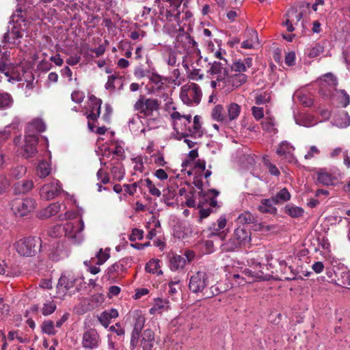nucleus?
Returning <instances> with one entry per match:
<instances>
[{
	"label": "nucleus",
	"instance_id": "f257e3e1",
	"mask_svg": "<svg viewBox=\"0 0 350 350\" xmlns=\"http://www.w3.org/2000/svg\"><path fill=\"white\" fill-rule=\"evenodd\" d=\"M251 241V232L244 227L237 228L231 237L222 245L221 249L224 252H234L245 245Z\"/></svg>",
	"mask_w": 350,
	"mask_h": 350
},
{
	"label": "nucleus",
	"instance_id": "f03ea898",
	"mask_svg": "<svg viewBox=\"0 0 350 350\" xmlns=\"http://www.w3.org/2000/svg\"><path fill=\"white\" fill-rule=\"evenodd\" d=\"M41 242L40 238L29 237L17 241L14 247L21 256H33L40 250Z\"/></svg>",
	"mask_w": 350,
	"mask_h": 350
},
{
	"label": "nucleus",
	"instance_id": "7ed1b4c3",
	"mask_svg": "<svg viewBox=\"0 0 350 350\" xmlns=\"http://www.w3.org/2000/svg\"><path fill=\"white\" fill-rule=\"evenodd\" d=\"M211 275L205 271H198L189 280V288L193 293H202L210 283Z\"/></svg>",
	"mask_w": 350,
	"mask_h": 350
},
{
	"label": "nucleus",
	"instance_id": "20e7f679",
	"mask_svg": "<svg viewBox=\"0 0 350 350\" xmlns=\"http://www.w3.org/2000/svg\"><path fill=\"white\" fill-rule=\"evenodd\" d=\"M38 142L37 134L26 133L24 144L17 150L18 155L25 159L33 157L38 152Z\"/></svg>",
	"mask_w": 350,
	"mask_h": 350
},
{
	"label": "nucleus",
	"instance_id": "39448f33",
	"mask_svg": "<svg viewBox=\"0 0 350 350\" xmlns=\"http://www.w3.org/2000/svg\"><path fill=\"white\" fill-rule=\"evenodd\" d=\"M65 236L73 243H80L83 239L82 231L84 229V222L82 219L77 222H67L64 225Z\"/></svg>",
	"mask_w": 350,
	"mask_h": 350
},
{
	"label": "nucleus",
	"instance_id": "423d86ee",
	"mask_svg": "<svg viewBox=\"0 0 350 350\" xmlns=\"http://www.w3.org/2000/svg\"><path fill=\"white\" fill-rule=\"evenodd\" d=\"M77 280L76 277L70 272H64L56 286L57 296L63 298L67 293H71V289L74 288Z\"/></svg>",
	"mask_w": 350,
	"mask_h": 350
},
{
	"label": "nucleus",
	"instance_id": "0eeeda50",
	"mask_svg": "<svg viewBox=\"0 0 350 350\" xmlns=\"http://www.w3.org/2000/svg\"><path fill=\"white\" fill-rule=\"evenodd\" d=\"M36 208V201L31 198L16 199L12 202V209L18 217L27 216Z\"/></svg>",
	"mask_w": 350,
	"mask_h": 350
},
{
	"label": "nucleus",
	"instance_id": "6e6552de",
	"mask_svg": "<svg viewBox=\"0 0 350 350\" xmlns=\"http://www.w3.org/2000/svg\"><path fill=\"white\" fill-rule=\"evenodd\" d=\"M100 338L95 329H89L85 331L82 337V347L88 350L96 349L99 347Z\"/></svg>",
	"mask_w": 350,
	"mask_h": 350
},
{
	"label": "nucleus",
	"instance_id": "1a4fd4ad",
	"mask_svg": "<svg viewBox=\"0 0 350 350\" xmlns=\"http://www.w3.org/2000/svg\"><path fill=\"white\" fill-rule=\"evenodd\" d=\"M176 48L180 52L187 53L194 52L197 49V42L187 33L179 35L176 38Z\"/></svg>",
	"mask_w": 350,
	"mask_h": 350
},
{
	"label": "nucleus",
	"instance_id": "9d476101",
	"mask_svg": "<svg viewBox=\"0 0 350 350\" xmlns=\"http://www.w3.org/2000/svg\"><path fill=\"white\" fill-rule=\"evenodd\" d=\"M61 191L62 187L60 182L58 180H55L42 187L40 189V196L43 199L50 200L58 196Z\"/></svg>",
	"mask_w": 350,
	"mask_h": 350
},
{
	"label": "nucleus",
	"instance_id": "9b49d317",
	"mask_svg": "<svg viewBox=\"0 0 350 350\" xmlns=\"http://www.w3.org/2000/svg\"><path fill=\"white\" fill-rule=\"evenodd\" d=\"M226 226V217L221 215L217 220V222L213 223L208 228V230L210 231L208 237L211 238L213 237H217L221 240H223L226 236V232L223 230Z\"/></svg>",
	"mask_w": 350,
	"mask_h": 350
},
{
	"label": "nucleus",
	"instance_id": "f8f14e48",
	"mask_svg": "<svg viewBox=\"0 0 350 350\" xmlns=\"http://www.w3.org/2000/svg\"><path fill=\"white\" fill-rule=\"evenodd\" d=\"M23 33L21 31V28L13 25L12 27L8 30L3 36V42L8 43L16 46L20 44L21 42V38H23Z\"/></svg>",
	"mask_w": 350,
	"mask_h": 350
},
{
	"label": "nucleus",
	"instance_id": "ddd939ff",
	"mask_svg": "<svg viewBox=\"0 0 350 350\" xmlns=\"http://www.w3.org/2000/svg\"><path fill=\"white\" fill-rule=\"evenodd\" d=\"M247 77L243 73H237L232 75L228 74L226 80L221 84L222 88L228 87V90H232L234 88L240 87L247 81Z\"/></svg>",
	"mask_w": 350,
	"mask_h": 350
},
{
	"label": "nucleus",
	"instance_id": "4468645a",
	"mask_svg": "<svg viewBox=\"0 0 350 350\" xmlns=\"http://www.w3.org/2000/svg\"><path fill=\"white\" fill-rule=\"evenodd\" d=\"M226 64V63L215 61L211 64L208 72L211 75H215L217 80L223 83L228 74Z\"/></svg>",
	"mask_w": 350,
	"mask_h": 350
},
{
	"label": "nucleus",
	"instance_id": "2eb2a0df",
	"mask_svg": "<svg viewBox=\"0 0 350 350\" xmlns=\"http://www.w3.org/2000/svg\"><path fill=\"white\" fill-rule=\"evenodd\" d=\"M131 258H124L120 259L119 261L113 263L107 269V273L109 277L114 274L119 275L123 272H125L131 265Z\"/></svg>",
	"mask_w": 350,
	"mask_h": 350
},
{
	"label": "nucleus",
	"instance_id": "dca6fc26",
	"mask_svg": "<svg viewBox=\"0 0 350 350\" xmlns=\"http://www.w3.org/2000/svg\"><path fill=\"white\" fill-rule=\"evenodd\" d=\"M188 131L187 133H178V135H179L177 139L178 140H180L182 137H187L188 136H191V137H200L203 135V132L202 131V125L200 122V117L198 115L195 116L193 118V126L188 127Z\"/></svg>",
	"mask_w": 350,
	"mask_h": 350
},
{
	"label": "nucleus",
	"instance_id": "f3484780",
	"mask_svg": "<svg viewBox=\"0 0 350 350\" xmlns=\"http://www.w3.org/2000/svg\"><path fill=\"white\" fill-rule=\"evenodd\" d=\"M155 345V336L151 329H146L141 334L139 345L143 350H153Z\"/></svg>",
	"mask_w": 350,
	"mask_h": 350
},
{
	"label": "nucleus",
	"instance_id": "a211bd4d",
	"mask_svg": "<svg viewBox=\"0 0 350 350\" xmlns=\"http://www.w3.org/2000/svg\"><path fill=\"white\" fill-rule=\"evenodd\" d=\"M91 101L90 113L87 116V118L93 121H97L100 114L101 105L103 101L100 98L92 94L88 96Z\"/></svg>",
	"mask_w": 350,
	"mask_h": 350
},
{
	"label": "nucleus",
	"instance_id": "6ab92c4d",
	"mask_svg": "<svg viewBox=\"0 0 350 350\" xmlns=\"http://www.w3.org/2000/svg\"><path fill=\"white\" fill-rule=\"evenodd\" d=\"M207 197L203 196L202 192H199L198 197H196L198 199L197 208L199 209V222H202L203 219L208 217L213 211L212 208L207 207Z\"/></svg>",
	"mask_w": 350,
	"mask_h": 350
},
{
	"label": "nucleus",
	"instance_id": "aec40b11",
	"mask_svg": "<svg viewBox=\"0 0 350 350\" xmlns=\"http://www.w3.org/2000/svg\"><path fill=\"white\" fill-rule=\"evenodd\" d=\"M118 317V312L116 309L111 308L109 310H105L98 317V321L105 327H107L112 319Z\"/></svg>",
	"mask_w": 350,
	"mask_h": 350
},
{
	"label": "nucleus",
	"instance_id": "412c9836",
	"mask_svg": "<svg viewBox=\"0 0 350 350\" xmlns=\"http://www.w3.org/2000/svg\"><path fill=\"white\" fill-rule=\"evenodd\" d=\"M33 183L31 180H23L14 185L15 194H25L32 189Z\"/></svg>",
	"mask_w": 350,
	"mask_h": 350
},
{
	"label": "nucleus",
	"instance_id": "4be33fe9",
	"mask_svg": "<svg viewBox=\"0 0 350 350\" xmlns=\"http://www.w3.org/2000/svg\"><path fill=\"white\" fill-rule=\"evenodd\" d=\"M275 201L273 198L263 199L261 200V204L258 207V210L262 213L276 214L277 208L273 206Z\"/></svg>",
	"mask_w": 350,
	"mask_h": 350
},
{
	"label": "nucleus",
	"instance_id": "5701e85b",
	"mask_svg": "<svg viewBox=\"0 0 350 350\" xmlns=\"http://www.w3.org/2000/svg\"><path fill=\"white\" fill-rule=\"evenodd\" d=\"M183 0H167L170 3V9L167 10L166 16H173L176 21L180 18V12L178 8L180 7Z\"/></svg>",
	"mask_w": 350,
	"mask_h": 350
},
{
	"label": "nucleus",
	"instance_id": "b1692460",
	"mask_svg": "<svg viewBox=\"0 0 350 350\" xmlns=\"http://www.w3.org/2000/svg\"><path fill=\"white\" fill-rule=\"evenodd\" d=\"M334 176L325 170L321 169L317 173V181L320 184L329 186L334 184Z\"/></svg>",
	"mask_w": 350,
	"mask_h": 350
},
{
	"label": "nucleus",
	"instance_id": "393cba45",
	"mask_svg": "<svg viewBox=\"0 0 350 350\" xmlns=\"http://www.w3.org/2000/svg\"><path fill=\"white\" fill-rule=\"evenodd\" d=\"M247 33L249 38L241 43V48L250 49L255 44H258V33L254 29H247Z\"/></svg>",
	"mask_w": 350,
	"mask_h": 350
},
{
	"label": "nucleus",
	"instance_id": "a878e982",
	"mask_svg": "<svg viewBox=\"0 0 350 350\" xmlns=\"http://www.w3.org/2000/svg\"><path fill=\"white\" fill-rule=\"evenodd\" d=\"M186 265V260L183 256L173 254L170 259V267L172 271L182 269Z\"/></svg>",
	"mask_w": 350,
	"mask_h": 350
},
{
	"label": "nucleus",
	"instance_id": "bb28decb",
	"mask_svg": "<svg viewBox=\"0 0 350 350\" xmlns=\"http://www.w3.org/2000/svg\"><path fill=\"white\" fill-rule=\"evenodd\" d=\"M169 307V301L167 299L156 298L154 306L150 309L149 312L151 314L157 312L161 313L163 310H167Z\"/></svg>",
	"mask_w": 350,
	"mask_h": 350
},
{
	"label": "nucleus",
	"instance_id": "cd10ccee",
	"mask_svg": "<svg viewBox=\"0 0 350 350\" xmlns=\"http://www.w3.org/2000/svg\"><path fill=\"white\" fill-rule=\"evenodd\" d=\"M241 109V106L235 103H231L227 106V124H228L230 122L236 120L239 116Z\"/></svg>",
	"mask_w": 350,
	"mask_h": 350
},
{
	"label": "nucleus",
	"instance_id": "c85d7f7f",
	"mask_svg": "<svg viewBox=\"0 0 350 350\" xmlns=\"http://www.w3.org/2000/svg\"><path fill=\"white\" fill-rule=\"evenodd\" d=\"M60 204L58 202L51 204L48 207L40 213V218L46 219L56 215L60 211Z\"/></svg>",
	"mask_w": 350,
	"mask_h": 350
},
{
	"label": "nucleus",
	"instance_id": "c756f323",
	"mask_svg": "<svg viewBox=\"0 0 350 350\" xmlns=\"http://www.w3.org/2000/svg\"><path fill=\"white\" fill-rule=\"evenodd\" d=\"M213 120L227 124V117L224 114V107L221 105H215L211 111Z\"/></svg>",
	"mask_w": 350,
	"mask_h": 350
},
{
	"label": "nucleus",
	"instance_id": "7c9ffc66",
	"mask_svg": "<svg viewBox=\"0 0 350 350\" xmlns=\"http://www.w3.org/2000/svg\"><path fill=\"white\" fill-rule=\"evenodd\" d=\"M321 87L320 89V92L323 94V86H325L327 84L332 88H335L338 85L337 78L331 72H328L324 75L322 78H321Z\"/></svg>",
	"mask_w": 350,
	"mask_h": 350
},
{
	"label": "nucleus",
	"instance_id": "2f4dec72",
	"mask_svg": "<svg viewBox=\"0 0 350 350\" xmlns=\"http://www.w3.org/2000/svg\"><path fill=\"white\" fill-rule=\"evenodd\" d=\"M46 129V125L42 120L36 118L29 124L27 133H33V131L41 133Z\"/></svg>",
	"mask_w": 350,
	"mask_h": 350
},
{
	"label": "nucleus",
	"instance_id": "473e14b6",
	"mask_svg": "<svg viewBox=\"0 0 350 350\" xmlns=\"http://www.w3.org/2000/svg\"><path fill=\"white\" fill-rule=\"evenodd\" d=\"M188 88L191 102L199 104L202 97V92L200 87L196 83H191Z\"/></svg>",
	"mask_w": 350,
	"mask_h": 350
},
{
	"label": "nucleus",
	"instance_id": "72a5a7b5",
	"mask_svg": "<svg viewBox=\"0 0 350 350\" xmlns=\"http://www.w3.org/2000/svg\"><path fill=\"white\" fill-rule=\"evenodd\" d=\"M237 221L239 224L243 225L256 224L258 222L257 217L249 211H245L241 213L237 218Z\"/></svg>",
	"mask_w": 350,
	"mask_h": 350
},
{
	"label": "nucleus",
	"instance_id": "f704fd0d",
	"mask_svg": "<svg viewBox=\"0 0 350 350\" xmlns=\"http://www.w3.org/2000/svg\"><path fill=\"white\" fill-rule=\"evenodd\" d=\"M159 109V103L157 99L147 98L145 100V116H150L154 111Z\"/></svg>",
	"mask_w": 350,
	"mask_h": 350
},
{
	"label": "nucleus",
	"instance_id": "c9c22d12",
	"mask_svg": "<svg viewBox=\"0 0 350 350\" xmlns=\"http://www.w3.org/2000/svg\"><path fill=\"white\" fill-rule=\"evenodd\" d=\"M142 125V121L139 119V118L133 117L129 121V127L130 131L136 135L139 133H142L145 132V128H142V129L139 130Z\"/></svg>",
	"mask_w": 350,
	"mask_h": 350
},
{
	"label": "nucleus",
	"instance_id": "e433bc0d",
	"mask_svg": "<svg viewBox=\"0 0 350 350\" xmlns=\"http://www.w3.org/2000/svg\"><path fill=\"white\" fill-rule=\"evenodd\" d=\"M219 193V192L215 189H208L206 193H203V196H208L207 197V206L208 205L209 208H211L217 206L216 198Z\"/></svg>",
	"mask_w": 350,
	"mask_h": 350
},
{
	"label": "nucleus",
	"instance_id": "4c0bfd02",
	"mask_svg": "<svg viewBox=\"0 0 350 350\" xmlns=\"http://www.w3.org/2000/svg\"><path fill=\"white\" fill-rule=\"evenodd\" d=\"M275 204H283L291 198V194L286 188H283L272 197Z\"/></svg>",
	"mask_w": 350,
	"mask_h": 350
},
{
	"label": "nucleus",
	"instance_id": "58836bf2",
	"mask_svg": "<svg viewBox=\"0 0 350 350\" xmlns=\"http://www.w3.org/2000/svg\"><path fill=\"white\" fill-rule=\"evenodd\" d=\"M142 188L146 187L152 196L159 197L161 195L160 190L149 178L144 179L142 180Z\"/></svg>",
	"mask_w": 350,
	"mask_h": 350
},
{
	"label": "nucleus",
	"instance_id": "ea45409f",
	"mask_svg": "<svg viewBox=\"0 0 350 350\" xmlns=\"http://www.w3.org/2000/svg\"><path fill=\"white\" fill-rule=\"evenodd\" d=\"M13 98L8 92L0 93V109H5L13 104Z\"/></svg>",
	"mask_w": 350,
	"mask_h": 350
},
{
	"label": "nucleus",
	"instance_id": "a19ab883",
	"mask_svg": "<svg viewBox=\"0 0 350 350\" xmlns=\"http://www.w3.org/2000/svg\"><path fill=\"white\" fill-rule=\"evenodd\" d=\"M334 121L336 126L345 128L350 124V117L347 111H343Z\"/></svg>",
	"mask_w": 350,
	"mask_h": 350
},
{
	"label": "nucleus",
	"instance_id": "79ce46f5",
	"mask_svg": "<svg viewBox=\"0 0 350 350\" xmlns=\"http://www.w3.org/2000/svg\"><path fill=\"white\" fill-rule=\"evenodd\" d=\"M50 165L46 161H41L37 167V174L40 178H45L51 173Z\"/></svg>",
	"mask_w": 350,
	"mask_h": 350
},
{
	"label": "nucleus",
	"instance_id": "37998d69",
	"mask_svg": "<svg viewBox=\"0 0 350 350\" xmlns=\"http://www.w3.org/2000/svg\"><path fill=\"white\" fill-rule=\"evenodd\" d=\"M324 51V46L320 43H315L308 49V56L314 58L319 56Z\"/></svg>",
	"mask_w": 350,
	"mask_h": 350
},
{
	"label": "nucleus",
	"instance_id": "c03bdc74",
	"mask_svg": "<svg viewBox=\"0 0 350 350\" xmlns=\"http://www.w3.org/2000/svg\"><path fill=\"white\" fill-rule=\"evenodd\" d=\"M293 150H294V148L290 143L283 141L277 148L276 153L279 156H283L286 153H290Z\"/></svg>",
	"mask_w": 350,
	"mask_h": 350
},
{
	"label": "nucleus",
	"instance_id": "a18cd8bd",
	"mask_svg": "<svg viewBox=\"0 0 350 350\" xmlns=\"http://www.w3.org/2000/svg\"><path fill=\"white\" fill-rule=\"evenodd\" d=\"M124 149L120 146H116L115 150H111L109 148H105L103 150V156L109 157V156L112 154L122 158L124 156Z\"/></svg>",
	"mask_w": 350,
	"mask_h": 350
},
{
	"label": "nucleus",
	"instance_id": "49530a36",
	"mask_svg": "<svg viewBox=\"0 0 350 350\" xmlns=\"http://www.w3.org/2000/svg\"><path fill=\"white\" fill-rule=\"evenodd\" d=\"M42 332L48 335H55L56 331L54 327L53 321L51 320L44 321L42 325Z\"/></svg>",
	"mask_w": 350,
	"mask_h": 350
},
{
	"label": "nucleus",
	"instance_id": "de8ad7c7",
	"mask_svg": "<svg viewBox=\"0 0 350 350\" xmlns=\"http://www.w3.org/2000/svg\"><path fill=\"white\" fill-rule=\"evenodd\" d=\"M111 173L116 180H121L124 178V170L122 165L113 166L111 169Z\"/></svg>",
	"mask_w": 350,
	"mask_h": 350
},
{
	"label": "nucleus",
	"instance_id": "09e8293b",
	"mask_svg": "<svg viewBox=\"0 0 350 350\" xmlns=\"http://www.w3.org/2000/svg\"><path fill=\"white\" fill-rule=\"evenodd\" d=\"M142 179L139 181L135 182L131 185H124V187L126 193L129 195L133 196L135 193H136L137 187H139L140 189H142Z\"/></svg>",
	"mask_w": 350,
	"mask_h": 350
},
{
	"label": "nucleus",
	"instance_id": "8fccbe9b",
	"mask_svg": "<svg viewBox=\"0 0 350 350\" xmlns=\"http://www.w3.org/2000/svg\"><path fill=\"white\" fill-rule=\"evenodd\" d=\"M286 213L293 217H298L303 215L304 210L298 206H286Z\"/></svg>",
	"mask_w": 350,
	"mask_h": 350
},
{
	"label": "nucleus",
	"instance_id": "3c124183",
	"mask_svg": "<svg viewBox=\"0 0 350 350\" xmlns=\"http://www.w3.org/2000/svg\"><path fill=\"white\" fill-rule=\"evenodd\" d=\"M166 53H167V59H166L167 64L171 66H176V62H177L176 52L170 49Z\"/></svg>",
	"mask_w": 350,
	"mask_h": 350
},
{
	"label": "nucleus",
	"instance_id": "603ef678",
	"mask_svg": "<svg viewBox=\"0 0 350 350\" xmlns=\"http://www.w3.org/2000/svg\"><path fill=\"white\" fill-rule=\"evenodd\" d=\"M56 309V305L53 301L45 303L42 308V313L44 316L52 314Z\"/></svg>",
	"mask_w": 350,
	"mask_h": 350
},
{
	"label": "nucleus",
	"instance_id": "864d4df0",
	"mask_svg": "<svg viewBox=\"0 0 350 350\" xmlns=\"http://www.w3.org/2000/svg\"><path fill=\"white\" fill-rule=\"evenodd\" d=\"M97 261L96 265H103L109 258V253L100 249L96 255Z\"/></svg>",
	"mask_w": 350,
	"mask_h": 350
},
{
	"label": "nucleus",
	"instance_id": "5fc2aeb1",
	"mask_svg": "<svg viewBox=\"0 0 350 350\" xmlns=\"http://www.w3.org/2000/svg\"><path fill=\"white\" fill-rule=\"evenodd\" d=\"M159 260L157 259H152L146 263L145 269L148 273H155L157 269L159 267Z\"/></svg>",
	"mask_w": 350,
	"mask_h": 350
},
{
	"label": "nucleus",
	"instance_id": "6e6d98bb",
	"mask_svg": "<svg viewBox=\"0 0 350 350\" xmlns=\"http://www.w3.org/2000/svg\"><path fill=\"white\" fill-rule=\"evenodd\" d=\"M299 102L304 107H309L313 105V99L306 94H301L297 96Z\"/></svg>",
	"mask_w": 350,
	"mask_h": 350
},
{
	"label": "nucleus",
	"instance_id": "4d7b16f0",
	"mask_svg": "<svg viewBox=\"0 0 350 350\" xmlns=\"http://www.w3.org/2000/svg\"><path fill=\"white\" fill-rule=\"evenodd\" d=\"M141 332H137V331H132L131 333V342L130 345L131 348L132 349H134L135 347H137L139 345V342L140 343L139 338H141Z\"/></svg>",
	"mask_w": 350,
	"mask_h": 350
},
{
	"label": "nucleus",
	"instance_id": "13d9d810",
	"mask_svg": "<svg viewBox=\"0 0 350 350\" xmlns=\"http://www.w3.org/2000/svg\"><path fill=\"white\" fill-rule=\"evenodd\" d=\"M133 107L135 111H138L145 116V99L143 96H140L139 98L135 103Z\"/></svg>",
	"mask_w": 350,
	"mask_h": 350
},
{
	"label": "nucleus",
	"instance_id": "bf43d9fd",
	"mask_svg": "<svg viewBox=\"0 0 350 350\" xmlns=\"http://www.w3.org/2000/svg\"><path fill=\"white\" fill-rule=\"evenodd\" d=\"M231 70L239 73H243L247 70V68L244 65L242 60H238L232 64L231 66Z\"/></svg>",
	"mask_w": 350,
	"mask_h": 350
},
{
	"label": "nucleus",
	"instance_id": "052dcab7",
	"mask_svg": "<svg viewBox=\"0 0 350 350\" xmlns=\"http://www.w3.org/2000/svg\"><path fill=\"white\" fill-rule=\"evenodd\" d=\"M270 100L269 94L265 92L260 94H258L255 98V103L256 105H262Z\"/></svg>",
	"mask_w": 350,
	"mask_h": 350
},
{
	"label": "nucleus",
	"instance_id": "680f3d73",
	"mask_svg": "<svg viewBox=\"0 0 350 350\" xmlns=\"http://www.w3.org/2000/svg\"><path fill=\"white\" fill-rule=\"evenodd\" d=\"M180 98L184 103L191 105L192 103L191 98H190L189 90L185 86L182 88L180 92Z\"/></svg>",
	"mask_w": 350,
	"mask_h": 350
},
{
	"label": "nucleus",
	"instance_id": "e2e57ef3",
	"mask_svg": "<svg viewBox=\"0 0 350 350\" xmlns=\"http://www.w3.org/2000/svg\"><path fill=\"white\" fill-rule=\"evenodd\" d=\"M145 323V318L144 316H138L136 319L134 324L133 329L134 331L139 332H141Z\"/></svg>",
	"mask_w": 350,
	"mask_h": 350
},
{
	"label": "nucleus",
	"instance_id": "0e129e2a",
	"mask_svg": "<svg viewBox=\"0 0 350 350\" xmlns=\"http://www.w3.org/2000/svg\"><path fill=\"white\" fill-rule=\"evenodd\" d=\"M342 284L350 289V271H342L340 273Z\"/></svg>",
	"mask_w": 350,
	"mask_h": 350
},
{
	"label": "nucleus",
	"instance_id": "69168bd1",
	"mask_svg": "<svg viewBox=\"0 0 350 350\" xmlns=\"http://www.w3.org/2000/svg\"><path fill=\"white\" fill-rule=\"evenodd\" d=\"M143 234H144V232L142 230L134 228L132 230V233L129 236V240L131 241H135L136 240H141L143 239Z\"/></svg>",
	"mask_w": 350,
	"mask_h": 350
},
{
	"label": "nucleus",
	"instance_id": "338daca9",
	"mask_svg": "<svg viewBox=\"0 0 350 350\" xmlns=\"http://www.w3.org/2000/svg\"><path fill=\"white\" fill-rule=\"evenodd\" d=\"M339 92L342 96L340 100V103L342 105L343 107H347V105L350 103L349 95L347 93V92L345 90H340Z\"/></svg>",
	"mask_w": 350,
	"mask_h": 350
},
{
	"label": "nucleus",
	"instance_id": "774afa93",
	"mask_svg": "<svg viewBox=\"0 0 350 350\" xmlns=\"http://www.w3.org/2000/svg\"><path fill=\"white\" fill-rule=\"evenodd\" d=\"M85 98L84 93L80 91H75L71 94V99L76 103H81Z\"/></svg>",
	"mask_w": 350,
	"mask_h": 350
}]
</instances>
